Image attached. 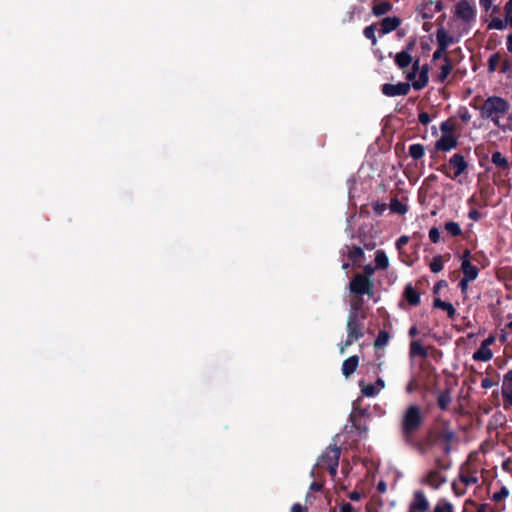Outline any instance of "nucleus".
<instances>
[{
  "instance_id": "f257e3e1",
  "label": "nucleus",
  "mask_w": 512,
  "mask_h": 512,
  "mask_svg": "<svg viewBox=\"0 0 512 512\" xmlns=\"http://www.w3.org/2000/svg\"><path fill=\"white\" fill-rule=\"evenodd\" d=\"M510 105L507 100L498 96L488 97L480 110L481 117L491 119L496 126H500L499 120L509 111Z\"/></svg>"
},
{
  "instance_id": "f03ea898",
  "label": "nucleus",
  "mask_w": 512,
  "mask_h": 512,
  "mask_svg": "<svg viewBox=\"0 0 512 512\" xmlns=\"http://www.w3.org/2000/svg\"><path fill=\"white\" fill-rule=\"evenodd\" d=\"M422 424L423 416L420 407L417 405L409 406L403 415L401 423L402 435L406 442L410 443L413 441L414 435L421 428Z\"/></svg>"
},
{
  "instance_id": "7ed1b4c3",
  "label": "nucleus",
  "mask_w": 512,
  "mask_h": 512,
  "mask_svg": "<svg viewBox=\"0 0 512 512\" xmlns=\"http://www.w3.org/2000/svg\"><path fill=\"white\" fill-rule=\"evenodd\" d=\"M437 41L438 49L433 54V61L440 59L444 60L441 66V73L439 75L441 80L448 77V31L443 26H440L437 30Z\"/></svg>"
},
{
  "instance_id": "20e7f679",
  "label": "nucleus",
  "mask_w": 512,
  "mask_h": 512,
  "mask_svg": "<svg viewBox=\"0 0 512 512\" xmlns=\"http://www.w3.org/2000/svg\"><path fill=\"white\" fill-rule=\"evenodd\" d=\"M341 449L337 446H329L321 455L319 465L326 468L332 477L337 475Z\"/></svg>"
},
{
  "instance_id": "39448f33",
  "label": "nucleus",
  "mask_w": 512,
  "mask_h": 512,
  "mask_svg": "<svg viewBox=\"0 0 512 512\" xmlns=\"http://www.w3.org/2000/svg\"><path fill=\"white\" fill-rule=\"evenodd\" d=\"M448 464L445 460L436 458L435 467L428 473L426 483L434 489L439 488L446 482V470Z\"/></svg>"
},
{
  "instance_id": "423d86ee",
  "label": "nucleus",
  "mask_w": 512,
  "mask_h": 512,
  "mask_svg": "<svg viewBox=\"0 0 512 512\" xmlns=\"http://www.w3.org/2000/svg\"><path fill=\"white\" fill-rule=\"evenodd\" d=\"M373 288V281L367 276H362L360 273L356 274L350 281V291L354 293L355 296L362 297L364 294L371 296L373 295Z\"/></svg>"
},
{
  "instance_id": "0eeeda50",
  "label": "nucleus",
  "mask_w": 512,
  "mask_h": 512,
  "mask_svg": "<svg viewBox=\"0 0 512 512\" xmlns=\"http://www.w3.org/2000/svg\"><path fill=\"white\" fill-rule=\"evenodd\" d=\"M347 330L348 335L346 340L339 345L341 354H343L355 341L364 336V327L361 325V322H347Z\"/></svg>"
},
{
  "instance_id": "6e6552de",
  "label": "nucleus",
  "mask_w": 512,
  "mask_h": 512,
  "mask_svg": "<svg viewBox=\"0 0 512 512\" xmlns=\"http://www.w3.org/2000/svg\"><path fill=\"white\" fill-rule=\"evenodd\" d=\"M454 15L464 23L475 21L476 8L467 0H461L455 5Z\"/></svg>"
},
{
  "instance_id": "1a4fd4ad",
  "label": "nucleus",
  "mask_w": 512,
  "mask_h": 512,
  "mask_svg": "<svg viewBox=\"0 0 512 512\" xmlns=\"http://www.w3.org/2000/svg\"><path fill=\"white\" fill-rule=\"evenodd\" d=\"M411 83L399 82L397 84L385 83L381 86V92L387 97L405 96L410 92Z\"/></svg>"
},
{
  "instance_id": "9d476101",
  "label": "nucleus",
  "mask_w": 512,
  "mask_h": 512,
  "mask_svg": "<svg viewBox=\"0 0 512 512\" xmlns=\"http://www.w3.org/2000/svg\"><path fill=\"white\" fill-rule=\"evenodd\" d=\"M368 317V311L365 307L363 297L353 296L351 299V309L348 320H364Z\"/></svg>"
},
{
  "instance_id": "9b49d317",
  "label": "nucleus",
  "mask_w": 512,
  "mask_h": 512,
  "mask_svg": "<svg viewBox=\"0 0 512 512\" xmlns=\"http://www.w3.org/2000/svg\"><path fill=\"white\" fill-rule=\"evenodd\" d=\"M459 258L461 260L460 270L463 273V277L475 280L479 274V269L476 265L471 263L470 250L465 249Z\"/></svg>"
},
{
  "instance_id": "f8f14e48",
  "label": "nucleus",
  "mask_w": 512,
  "mask_h": 512,
  "mask_svg": "<svg viewBox=\"0 0 512 512\" xmlns=\"http://www.w3.org/2000/svg\"><path fill=\"white\" fill-rule=\"evenodd\" d=\"M430 439L434 449H439L444 455L448 454V428L443 427L433 432Z\"/></svg>"
},
{
  "instance_id": "ddd939ff",
  "label": "nucleus",
  "mask_w": 512,
  "mask_h": 512,
  "mask_svg": "<svg viewBox=\"0 0 512 512\" xmlns=\"http://www.w3.org/2000/svg\"><path fill=\"white\" fill-rule=\"evenodd\" d=\"M468 167V163L464 156L460 153H455L450 157V172L453 171V176L450 174V178H457L462 176Z\"/></svg>"
},
{
  "instance_id": "4468645a",
  "label": "nucleus",
  "mask_w": 512,
  "mask_h": 512,
  "mask_svg": "<svg viewBox=\"0 0 512 512\" xmlns=\"http://www.w3.org/2000/svg\"><path fill=\"white\" fill-rule=\"evenodd\" d=\"M440 129L442 135L440 139L436 142L434 150L432 151L433 159H435L438 156L439 152L448 151V119L441 122Z\"/></svg>"
},
{
  "instance_id": "2eb2a0df",
  "label": "nucleus",
  "mask_w": 512,
  "mask_h": 512,
  "mask_svg": "<svg viewBox=\"0 0 512 512\" xmlns=\"http://www.w3.org/2000/svg\"><path fill=\"white\" fill-rule=\"evenodd\" d=\"M365 415V410L357 409L350 414V422L352 426L358 431L359 436L364 437L367 434L368 427L366 425H362L358 419L362 418Z\"/></svg>"
},
{
  "instance_id": "dca6fc26",
  "label": "nucleus",
  "mask_w": 512,
  "mask_h": 512,
  "mask_svg": "<svg viewBox=\"0 0 512 512\" xmlns=\"http://www.w3.org/2000/svg\"><path fill=\"white\" fill-rule=\"evenodd\" d=\"M429 504L422 491H415L413 502L410 505V511H421L425 512L428 510Z\"/></svg>"
},
{
  "instance_id": "f3484780",
  "label": "nucleus",
  "mask_w": 512,
  "mask_h": 512,
  "mask_svg": "<svg viewBox=\"0 0 512 512\" xmlns=\"http://www.w3.org/2000/svg\"><path fill=\"white\" fill-rule=\"evenodd\" d=\"M491 162L499 169L500 173H504L506 176L510 169V164L505 156L499 151L492 153Z\"/></svg>"
},
{
  "instance_id": "a211bd4d",
  "label": "nucleus",
  "mask_w": 512,
  "mask_h": 512,
  "mask_svg": "<svg viewBox=\"0 0 512 512\" xmlns=\"http://www.w3.org/2000/svg\"><path fill=\"white\" fill-rule=\"evenodd\" d=\"M401 24V19L397 16L394 17H386L384 18L380 25V33L381 34H388L394 30H396Z\"/></svg>"
},
{
  "instance_id": "6ab92c4d",
  "label": "nucleus",
  "mask_w": 512,
  "mask_h": 512,
  "mask_svg": "<svg viewBox=\"0 0 512 512\" xmlns=\"http://www.w3.org/2000/svg\"><path fill=\"white\" fill-rule=\"evenodd\" d=\"M502 396L512 406V370L508 371L503 378Z\"/></svg>"
},
{
  "instance_id": "aec40b11",
  "label": "nucleus",
  "mask_w": 512,
  "mask_h": 512,
  "mask_svg": "<svg viewBox=\"0 0 512 512\" xmlns=\"http://www.w3.org/2000/svg\"><path fill=\"white\" fill-rule=\"evenodd\" d=\"M359 357L357 355L350 356L344 360L342 364V373L347 378L352 375L358 368Z\"/></svg>"
},
{
  "instance_id": "412c9836",
  "label": "nucleus",
  "mask_w": 512,
  "mask_h": 512,
  "mask_svg": "<svg viewBox=\"0 0 512 512\" xmlns=\"http://www.w3.org/2000/svg\"><path fill=\"white\" fill-rule=\"evenodd\" d=\"M412 56L407 51H401L397 53L394 57L395 65L401 69L404 70L405 68L409 67L412 64Z\"/></svg>"
},
{
  "instance_id": "4be33fe9",
  "label": "nucleus",
  "mask_w": 512,
  "mask_h": 512,
  "mask_svg": "<svg viewBox=\"0 0 512 512\" xmlns=\"http://www.w3.org/2000/svg\"><path fill=\"white\" fill-rule=\"evenodd\" d=\"M404 297L406 301L412 306H416L420 302V294L411 284H408L405 287Z\"/></svg>"
},
{
  "instance_id": "5701e85b",
  "label": "nucleus",
  "mask_w": 512,
  "mask_h": 512,
  "mask_svg": "<svg viewBox=\"0 0 512 512\" xmlns=\"http://www.w3.org/2000/svg\"><path fill=\"white\" fill-rule=\"evenodd\" d=\"M347 248V256L354 263L357 264L364 257V250L360 246H346Z\"/></svg>"
},
{
  "instance_id": "b1692460",
  "label": "nucleus",
  "mask_w": 512,
  "mask_h": 512,
  "mask_svg": "<svg viewBox=\"0 0 512 512\" xmlns=\"http://www.w3.org/2000/svg\"><path fill=\"white\" fill-rule=\"evenodd\" d=\"M392 4L389 1L375 3L372 7L373 15L380 17L392 10Z\"/></svg>"
},
{
  "instance_id": "393cba45",
  "label": "nucleus",
  "mask_w": 512,
  "mask_h": 512,
  "mask_svg": "<svg viewBox=\"0 0 512 512\" xmlns=\"http://www.w3.org/2000/svg\"><path fill=\"white\" fill-rule=\"evenodd\" d=\"M428 79V67L424 66L419 73L418 79L416 81H413L411 86H413L415 90H421L427 85Z\"/></svg>"
},
{
  "instance_id": "a878e982",
  "label": "nucleus",
  "mask_w": 512,
  "mask_h": 512,
  "mask_svg": "<svg viewBox=\"0 0 512 512\" xmlns=\"http://www.w3.org/2000/svg\"><path fill=\"white\" fill-rule=\"evenodd\" d=\"M389 266V259L383 250H377L375 254V268L385 270Z\"/></svg>"
},
{
  "instance_id": "bb28decb",
  "label": "nucleus",
  "mask_w": 512,
  "mask_h": 512,
  "mask_svg": "<svg viewBox=\"0 0 512 512\" xmlns=\"http://www.w3.org/2000/svg\"><path fill=\"white\" fill-rule=\"evenodd\" d=\"M492 358V351L490 348L482 345L479 349L473 354V359L476 361H488Z\"/></svg>"
},
{
  "instance_id": "cd10ccee",
  "label": "nucleus",
  "mask_w": 512,
  "mask_h": 512,
  "mask_svg": "<svg viewBox=\"0 0 512 512\" xmlns=\"http://www.w3.org/2000/svg\"><path fill=\"white\" fill-rule=\"evenodd\" d=\"M390 211L399 215H404L408 208L407 205L402 203L398 198H392L390 205H389Z\"/></svg>"
},
{
  "instance_id": "c85d7f7f",
  "label": "nucleus",
  "mask_w": 512,
  "mask_h": 512,
  "mask_svg": "<svg viewBox=\"0 0 512 512\" xmlns=\"http://www.w3.org/2000/svg\"><path fill=\"white\" fill-rule=\"evenodd\" d=\"M410 354L412 356L426 357L427 351L420 341H412L410 344Z\"/></svg>"
},
{
  "instance_id": "c756f323",
  "label": "nucleus",
  "mask_w": 512,
  "mask_h": 512,
  "mask_svg": "<svg viewBox=\"0 0 512 512\" xmlns=\"http://www.w3.org/2000/svg\"><path fill=\"white\" fill-rule=\"evenodd\" d=\"M425 154V148L422 144L416 143L412 144L409 147V155L415 159L418 160L422 158Z\"/></svg>"
},
{
  "instance_id": "7c9ffc66",
  "label": "nucleus",
  "mask_w": 512,
  "mask_h": 512,
  "mask_svg": "<svg viewBox=\"0 0 512 512\" xmlns=\"http://www.w3.org/2000/svg\"><path fill=\"white\" fill-rule=\"evenodd\" d=\"M444 267V259L443 256L437 255L434 256L431 262L429 263V268L433 273L440 272Z\"/></svg>"
},
{
  "instance_id": "2f4dec72",
  "label": "nucleus",
  "mask_w": 512,
  "mask_h": 512,
  "mask_svg": "<svg viewBox=\"0 0 512 512\" xmlns=\"http://www.w3.org/2000/svg\"><path fill=\"white\" fill-rule=\"evenodd\" d=\"M389 339H390L389 333L386 330H381L378 333L377 338L375 339L374 346L376 348H381L388 343Z\"/></svg>"
},
{
  "instance_id": "473e14b6",
  "label": "nucleus",
  "mask_w": 512,
  "mask_h": 512,
  "mask_svg": "<svg viewBox=\"0 0 512 512\" xmlns=\"http://www.w3.org/2000/svg\"><path fill=\"white\" fill-rule=\"evenodd\" d=\"M500 61H501L500 53L497 52V53L492 54L488 59V72L489 73L495 72Z\"/></svg>"
},
{
  "instance_id": "72a5a7b5",
  "label": "nucleus",
  "mask_w": 512,
  "mask_h": 512,
  "mask_svg": "<svg viewBox=\"0 0 512 512\" xmlns=\"http://www.w3.org/2000/svg\"><path fill=\"white\" fill-rule=\"evenodd\" d=\"M375 30H376V24L375 23L371 24L369 26H366L364 28V30H363V35L367 39L371 40L372 45H376V43H377V38L375 36Z\"/></svg>"
},
{
  "instance_id": "f704fd0d",
  "label": "nucleus",
  "mask_w": 512,
  "mask_h": 512,
  "mask_svg": "<svg viewBox=\"0 0 512 512\" xmlns=\"http://www.w3.org/2000/svg\"><path fill=\"white\" fill-rule=\"evenodd\" d=\"M438 406L442 410L448 409V387H445L444 390L438 396Z\"/></svg>"
},
{
  "instance_id": "c9c22d12",
  "label": "nucleus",
  "mask_w": 512,
  "mask_h": 512,
  "mask_svg": "<svg viewBox=\"0 0 512 512\" xmlns=\"http://www.w3.org/2000/svg\"><path fill=\"white\" fill-rule=\"evenodd\" d=\"M506 27V22L498 17H494L488 24V29L503 30Z\"/></svg>"
},
{
  "instance_id": "e433bc0d",
  "label": "nucleus",
  "mask_w": 512,
  "mask_h": 512,
  "mask_svg": "<svg viewBox=\"0 0 512 512\" xmlns=\"http://www.w3.org/2000/svg\"><path fill=\"white\" fill-rule=\"evenodd\" d=\"M361 392L366 397H374L379 392V389L372 384H367L362 386Z\"/></svg>"
},
{
  "instance_id": "4c0bfd02",
  "label": "nucleus",
  "mask_w": 512,
  "mask_h": 512,
  "mask_svg": "<svg viewBox=\"0 0 512 512\" xmlns=\"http://www.w3.org/2000/svg\"><path fill=\"white\" fill-rule=\"evenodd\" d=\"M356 13H360L357 7L352 6L349 11H347L345 17L343 18V23H350L354 21Z\"/></svg>"
},
{
  "instance_id": "58836bf2",
  "label": "nucleus",
  "mask_w": 512,
  "mask_h": 512,
  "mask_svg": "<svg viewBox=\"0 0 512 512\" xmlns=\"http://www.w3.org/2000/svg\"><path fill=\"white\" fill-rule=\"evenodd\" d=\"M408 242H409V237L405 236V235L399 237L396 241V247L399 250V254L401 257H403V247L405 245H407Z\"/></svg>"
},
{
  "instance_id": "ea45409f",
  "label": "nucleus",
  "mask_w": 512,
  "mask_h": 512,
  "mask_svg": "<svg viewBox=\"0 0 512 512\" xmlns=\"http://www.w3.org/2000/svg\"><path fill=\"white\" fill-rule=\"evenodd\" d=\"M509 495L507 487L503 486L499 492L494 493L492 500L499 502Z\"/></svg>"
},
{
  "instance_id": "a19ab883",
  "label": "nucleus",
  "mask_w": 512,
  "mask_h": 512,
  "mask_svg": "<svg viewBox=\"0 0 512 512\" xmlns=\"http://www.w3.org/2000/svg\"><path fill=\"white\" fill-rule=\"evenodd\" d=\"M429 239L432 243H438L440 241V231L437 227H432L429 230Z\"/></svg>"
},
{
  "instance_id": "79ce46f5",
  "label": "nucleus",
  "mask_w": 512,
  "mask_h": 512,
  "mask_svg": "<svg viewBox=\"0 0 512 512\" xmlns=\"http://www.w3.org/2000/svg\"><path fill=\"white\" fill-rule=\"evenodd\" d=\"M433 307L448 311V301H443L439 297H435L433 300Z\"/></svg>"
},
{
  "instance_id": "37998d69",
  "label": "nucleus",
  "mask_w": 512,
  "mask_h": 512,
  "mask_svg": "<svg viewBox=\"0 0 512 512\" xmlns=\"http://www.w3.org/2000/svg\"><path fill=\"white\" fill-rule=\"evenodd\" d=\"M462 230L458 223L450 221V236H460Z\"/></svg>"
},
{
  "instance_id": "c03bdc74",
  "label": "nucleus",
  "mask_w": 512,
  "mask_h": 512,
  "mask_svg": "<svg viewBox=\"0 0 512 512\" xmlns=\"http://www.w3.org/2000/svg\"><path fill=\"white\" fill-rule=\"evenodd\" d=\"M459 117L463 122H468L470 120L471 115L466 107L460 108Z\"/></svg>"
},
{
  "instance_id": "a18cd8bd",
  "label": "nucleus",
  "mask_w": 512,
  "mask_h": 512,
  "mask_svg": "<svg viewBox=\"0 0 512 512\" xmlns=\"http://www.w3.org/2000/svg\"><path fill=\"white\" fill-rule=\"evenodd\" d=\"M434 512H448V501L441 500L435 507Z\"/></svg>"
},
{
  "instance_id": "49530a36",
  "label": "nucleus",
  "mask_w": 512,
  "mask_h": 512,
  "mask_svg": "<svg viewBox=\"0 0 512 512\" xmlns=\"http://www.w3.org/2000/svg\"><path fill=\"white\" fill-rule=\"evenodd\" d=\"M418 120L422 125H427L431 121V117L427 112H420L418 115Z\"/></svg>"
},
{
  "instance_id": "de8ad7c7",
  "label": "nucleus",
  "mask_w": 512,
  "mask_h": 512,
  "mask_svg": "<svg viewBox=\"0 0 512 512\" xmlns=\"http://www.w3.org/2000/svg\"><path fill=\"white\" fill-rule=\"evenodd\" d=\"M373 210L376 214L381 215L386 210V204L377 201L373 204Z\"/></svg>"
},
{
  "instance_id": "09e8293b",
  "label": "nucleus",
  "mask_w": 512,
  "mask_h": 512,
  "mask_svg": "<svg viewBox=\"0 0 512 512\" xmlns=\"http://www.w3.org/2000/svg\"><path fill=\"white\" fill-rule=\"evenodd\" d=\"M457 144H458L457 137L454 134L453 126L450 123V150L453 148H456Z\"/></svg>"
},
{
  "instance_id": "8fccbe9b",
  "label": "nucleus",
  "mask_w": 512,
  "mask_h": 512,
  "mask_svg": "<svg viewBox=\"0 0 512 512\" xmlns=\"http://www.w3.org/2000/svg\"><path fill=\"white\" fill-rule=\"evenodd\" d=\"M512 68V65H511V61L509 59H505L502 61L501 63V67H500V70L502 73H507L511 70Z\"/></svg>"
},
{
  "instance_id": "3c124183",
  "label": "nucleus",
  "mask_w": 512,
  "mask_h": 512,
  "mask_svg": "<svg viewBox=\"0 0 512 512\" xmlns=\"http://www.w3.org/2000/svg\"><path fill=\"white\" fill-rule=\"evenodd\" d=\"M468 217L473 221H478L481 218V213L477 209L472 208L468 213Z\"/></svg>"
},
{
  "instance_id": "603ef678",
  "label": "nucleus",
  "mask_w": 512,
  "mask_h": 512,
  "mask_svg": "<svg viewBox=\"0 0 512 512\" xmlns=\"http://www.w3.org/2000/svg\"><path fill=\"white\" fill-rule=\"evenodd\" d=\"M375 269L376 268L370 264L366 265L364 267V274H362V276H367L369 279H371V276L374 274Z\"/></svg>"
},
{
  "instance_id": "864d4df0",
  "label": "nucleus",
  "mask_w": 512,
  "mask_h": 512,
  "mask_svg": "<svg viewBox=\"0 0 512 512\" xmlns=\"http://www.w3.org/2000/svg\"><path fill=\"white\" fill-rule=\"evenodd\" d=\"M459 53H460V49L459 48L454 49V50H450V58H449V61H450V71L452 70L453 61H455L457 59V56H458Z\"/></svg>"
},
{
  "instance_id": "5fc2aeb1",
  "label": "nucleus",
  "mask_w": 512,
  "mask_h": 512,
  "mask_svg": "<svg viewBox=\"0 0 512 512\" xmlns=\"http://www.w3.org/2000/svg\"><path fill=\"white\" fill-rule=\"evenodd\" d=\"M473 281V279H470V278H466V277H463L460 282H459V287L461 288L462 292H464L467 287H468V283Z\"/></svg>"
},
{
  "instance_id": "6e6d98bb",
  "label": "nucleus",
  "mask_w": 512,
  "mask_h": 512,
  "mask_svg": "<svg viewBox=\"0 0 512 512\" xmlns=\"http://www.w3.org/2000/svg\"><path fill=\"white\" fill-rule=\"evenodd\" d=\"M445 286H447V283H446V281H445V280H440V281H438V282L434 285V287H433V293H434V294H438L439 290H440L442 287H445Z\"/></svg>"
},
{
  "instance_id": "4d7b16f0",
  "label": "nucleus",
  "mask_w": 512,
  "mask_h": 512,
  "mask_svg": "<svg viewBox=\"0 0 512 512\" xmlns=\"http://www.w3.org/2000/svg\"><path fill=\"white\" fill-rule=\"evenodd\" d=\"M322 488H323V485L321 483H319V482H316V481L312 482L310 484V487H309V489L314 491V492H319V491L322 490Z\"/></svg>"
},
{
  "instance_id": "13d9d810",
  "label": "nucleus",
  "mask_w": 512,
  "mask_h": 512,
  "mask_svg": "<svg viewBox=\"0 0 512 512\" xmlns=\"http://www.w3.org/2000/svg\"><path fill=\"white\" fill-rule=\"evenodd\" d=\"M494 384L495 383L490 378H484L481 381V386L485 389L491 388L492 386H494Z\"/></svg>"
},
{
  "instance_id": "bf43d9fd",
  "label": "nucleus",
  "mask_w": 512,
  "mask_h": 512,
  "mask_svg": "<svg viewBox=\"0 0 512 512\" xmlns=\"http://www.w3.org/2000/svg\"><path fill=\"white\" fill-rule=\"evenodd\" d=\"M494 0H479L480 5L484 8L485 11H488L493 4Z\"/></svg>"
},
{
  "instance_id": "052dcab7",
  "label": "nucleus",
  "mask_w": 512,
  "mask_h": 512,
  "mask_svg": "<svg viewBox=\"0 0 512 512\" xmlns=\"http://www.w3.org/2000/svg\"><path fill=\"white\" fill-rule=\"evenodd\" d=\"M352 511H353V506L348 502H344L340 506V512H352Z\"/></svg>"
},
{
  "instance_id": "680f3d73",
  "label": "nucleus",
  "mask_w": 512,
  "mask_h": 512,
  "mask_svg": "<svg viewBox=\"0 0 512 512\" xmlns=\"http://www.w3.org/2000/svg\"><path fill=\"white\" fill-rule=\"evenodd\" d=\"M415 45H416V40H415V39H412V40H410V41L406 44L405 48H404L402 51H407L408 53H410V54H411V51L414 49Z\"/></svg>"
},
{
  "instance_id": "e2e57ef3",
  "label": "nucleus",
  "mask_w": 512,
  "mask_h": 512,
  "mask_svg": "<svg viewBox=\"0 0 512 512\" xmlns=\"http://www.w3.org/2000/svg\"><path fill=\"white\" fill-rule=\"evenodd\" d=\"M291 512H306V508L303 507L300 503H295L291 507Z\"/></svg>"
},
{
  "instance_id": "0e129e2a",
  "label": "nucleus",
  "mask_w": 512,
  "mask_h": 512,
  "mask_svg": "<svg viewBox=\"0 0 512 512\" xmlns=\"http://www.w3.org/2000/svg\"><path fill=\"white\" fill-rule=\"evenodd\" d=\"M505 22L512 27V9L505 11Z\"/></svg>"
},
{
  "instance_id": "69168bd1",
  "label": "nucleus",
  "mask_w": 512,
  "mask_h": 512,
  "mask_svg": "<svg viewBox=\"0 0 512 512\" xmlns=\"http://www.w3.org/2000/svg\"><path fill=\"white\" fill-rule=\"evenodd\" d=\"M349 498L352 500V501H359L361 499V493L358 492V491H352L350 494H349Z\"/></svg>"
},
{
  "instance_id": "338daca9",
  "label": "nucleus",
  "mask_w": 512,
  "mask_h": 512,
  "mask_svg": "<svg viewBox=\"0 0 512 512\" xmlns=\"http://www.w3.org/2000/svg\"><path fill=\"white\" fill-rule=\"evenodd\" d=\"M506 45H507V50L510 53H512V34L508 35Z\"/></svg>"
},
{
  "instance_id": "774afa93",
  "label": "nucleus",
  "mask_w": 512,
  "mask_h": 512,
  "mask_svg": "<svg viewBox=\"0 0 512 512\" xmlns=\"http://www.w3.org/2000/svg\"><path fill=\"white\" fill-rule=\"evenodd\" d=\"M478 512H495V511L491 508H488L487 505H481L478 509Z\"/></svg>"
}]
</instances>
